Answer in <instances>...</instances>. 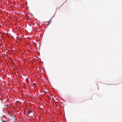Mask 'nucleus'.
I'll list each match as a JSON object with an SVG mask.
<instances>
[{"label":"nucleus","instance_id":"nucleus-1","mask_svg":"<svg viewBox=\"0 0 122 122\" xmlns=\"http://www.w3.org/2000/svg\"><path fill=\"white\" fill-rule=\"evenodd\" d=\"M31 112L30 111H28L27 112V113L28 114H29Z\"/></svg>","mask_w":122,"mask_h":122},{"label":"nucleus","instance_id":"nucleus-2","mask_svg":"<svg viewBox=\"0 0 122 122\" xmlns=\"http://www.w3.org/2000/svg\"><path fill=\"white\" fill-rule=\"evenodd\" d=\"M14 122H17V120H15Z\"/></svg>","mask_w":122,"mask_h":122},{"label":"nucleus","instance_id":"nucleus-3","mask_svg":"<svg viewBox=\"0 0 122 122\" xmlns=\"http://www.w3.org/2000/svg\"><path fill=\"white\" fill-rule=\"evenodd\" d=\"M3 121L4 122H7L5 121V120Z\"/></svg>","mask_w":122,"mask_h":122}]
</instances>
